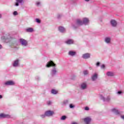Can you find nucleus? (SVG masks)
<instances>
[{
  "instance_id": "obj_1",
  "label": "nucleus",
  "mask_w": 124,
  "mask_h": 124,
  "mask_svg": "<svg viewBox=\"0 0 124 124\" xmlns=\"http://www.w3.org/2000/svg\"><path fill=\"white\" fill-rule=\"evenodd\" d=\"M1 39L3 40H9V39H11V36L10 35V34L8 33L4 34L1 37Z\"/></svg>"
},
{
  "instance_id": "obj_2",
  "label": "nucleus",
  "mask_w": 124,
  "mask_h": 124,
  "mask_svg": "<svg viewBox=\"0 0 124 124\" xmlns=\"http://www.w3.org/2000/svg\"><path fill=\"white\" fill-rule=\"evenodd\" d=\"M11 116L9 114H5L4 113L0 114V119H10Z\"/></svg>"
},
{
  "instance_id": "obj_3",
  "label": "nucleus",
  "mask_w": 124,
  "mask_h": 124,
  "mask_svg": "<svg viewBox=\"0 0 124 124\" xmlns=\"http://www.w3.org/2000/svg\"><path fill=\"white\" fill-rule=\"evenodd\" d=\"M20 43L22 45V46H28V41L24 39H20L19 40Z\"/></svg>"
},
{
  "instance_id": "obj_4",
  "label": "nucleus",
  "mask_w": 124,
  "mask_h": 124,
  "mask_svg": "<svg viewBox=\"0 0 124 124\" xmlns=\"http://www.w3.org/2000/svg\"><path fill=\"white\" fill-rule=\"evenodd\" d=\"M46 117H52L55 114V112L51 110H47L45 112Z\"/></svg>"
},
{
  "instance_id": "obj_5",
  "label": "nucleus",
  "mask_w": 124,
  "mask_h": 124,
  "mask_svg": "<svg viewBox=\"0 0 124 124\" xmlns=\"http://www.w3.org/2000/svg\"><path fill=\"white\" fill-rule=\"evenodd\" d=\"M46 67H50V66H54V67H56L57 65L55 64L53 61H51L47 63V64L46 65Z\"/></svg>"
},
{
  "instance_id": "obj_6",
  "label": "nucleus",
  "mask_w": 124,
  "mask_h": 124,
  "mask_svg": "<svg viewBox=\"0 0 124 124\" xmlns=\"http://www.w3.org/2000/svg\"><path fill=\"white\" fill-rule=\"evenodd\" d=\"M117 24L118 23H117V21L114 19H111L110 20V25H111L112 27H113V28H116Z\"/></svg>"
},
{
  "instance_id": "obj_7",
  "label": "nucleus",
  "mask_w": 124,
  "mask_h": 124,
  "mask_svg": "<svg viewBox=\"0 0 124 124\" xmlns=\"http://www.w3.org/2000/svg\"><path fill=\"white\" fill-rule=\"evenodd\" d=\"M83 121L86 124H89L92 121V118L90 117H86L83 119Z\"/></svg>"
},
{
  "instance_id": "obj_8",
  "label": "nucleus",
  "mask_w": 124,
  "mask_h": 124,
  "mask_svg": "<svg viewBox=\"0 0 124 124\" xmlns=\"http://www.w3.org/2000/svg\"><path fill=\"white\" fill-rule=\"evenodd\" d=\"M5 85L6 86H14V85H15V83L14 82V81L12 80H10V81H6L5 83Z\"/></svg>"
},
{
  "instance_id": "obj_9",
  "label": "nucleus",
  "mask_w": 124,
  "mask_h": 124,
  "mask_svg": "<svg viewBox=\"0 0 124 124\" xmlns=\"http://www.w3.org/2000/svg\"><path fill=\"white\" fill-rule=\"evenodd\" d=\"M13 65L14 67H17L19 66V60H16L14 62V63L13 64Z\"/></svg>"
},
{
  "instance_id": "obj_10",
  "label": "nucleus",
  "mask_w": 124,
  "mask_h": 124,
  "mask_svg": "<svg viewBox=\"0 0 124 124\" xmlns=\"http://www.w3.org/2000/svg\"><path fill=\"white\" fill-rule=\"evenodd\" d=\"M83 59H87L91 58V54L90 53H85L82 55Z\"/></svg>"
},
{
  "instance_id": "obj_11",
  "label": "nucleus",
  "mask_w": 124,
  "mask_h": 124,
  "mask_svg": "<svg viewBox=\"0 0 124 124\" xmlns=\"http://www.w3.org/2000/svg\"><path fill=\"white\" fill-rule=\"evenodd\" d=\"M98 76V75H97V74H96V73L94 74L92 76V81H95V80H96V79H97Z\"/></svg>"
},
{
  "instance_id": "obj_12",
  "label": "nucleus",
  "mask_w": 124,
  "mask_h": 124,
  "mask_svg": "<svg viewBox=\"0 0 124 124\" xmlns=\"http://www.w3.org/2000/svg\"><path fill=\"white\" fill-rule=\"evenodd\" d=\"M77 24L78 25V26H82V25H84L83 23V20L79 19H77Z\"/></svg>"
},
{
  "instance_id": "obj_13",
  "label": "nucleus",
  "mask_w": 124,
  "mask_h": 124,
  "mask_svg": "<svg viewBox=\"0 0 124 124\" xmlns=\"http://www.w3.org/2000/svg\"><path fill=\"white\" fill-rule=\"evenodd\" d=\"M105 42H106V43H107L108 44L111 43V38L108 37H106L105 39Z\"/></svg>"
},
{
  "instance_id": "obj_14",
  "label": "nucleus",
  "mask_w": 124,
  "mask_h": 124,
  "mask_svg": "<svg viewBox=\"0 0 124 124\" xmlns=\"http://www.w3.org/2000/svg\"><path fill=\"white\" fill-rule=\"evenodd\" d=\"M56 73H57V68L54 67L51 70V74L52 76H54V75H56Z\"/></svg>"
},
{
  "instance_id": "obj_15",
  "label": "nucleus",
  "mask_w": 124,
  "mask_h": 124,
  "mask_svg": "<svg viewBox=\"0 0 124 124\" xmlns=\"http://www.w3.org/2000/svg\"><path fill=\"white\" fill-rule=\"evenodd\" d=\"M81 90H86V89H87V83H82L81 84Z\"/></svg>"
},
{
  "instance_id": "obj_16",
  "label": "nucleus",
  "mask_w": 124,
  "mask_h": 124,
  "mask_svg": "<svg viewBox=\"0 0 124 124\" xmlns=\"http://www.w3.org/2000/svg\"><path fill=\"white\" fill-rule=\"evenodd\" d=\"M82 22H83V25H88V24H89V19L87 18H84L82 20Z\"/></svg>"
},
{
  "instance_id": "obj_17",
  "label": "nucleus",
  "mask_w": 124,
  "mask_h": 124,
  "mask_svg": "<svg viewBox=\"0 0 124 124\" xmlns=\"http://www.w3.org/2000/svg\"><path fill=\"white\" fill-rule=\"evenodd\" d=\"M65 43H66V44L70 45V44H73L74 43V41L73 40L69 39L67 41L65 42Z\"/></svg>"
},
{
  "instance_id": "obj_18",
  "label": "nucleus",
  "mask_w": 124,
  "mask_h": 124,
  "mask_svg": "<svg viewBox=\"0 0 124 124\" xmlns=\"http://www.w3.org/2000/svg\"><path fill=\"white\" fill-rule=\"evenodd\" d=\"M112 111L114 113L115 115H120V112L119 110L116 108H113L112 109Z\"/></svg>"
},
{
  "instance_id": "obj_19",
  "label": "nucleus",
  "mask_w": 124,
  "mask_h": 124,
  "mask_svg": "<svg viewBox=\"0 0 124 124\" xmlns=\"http://www.w3.org/2000/svg\"><path fill=\"white\" fill-rule=\"evenodd\" d=\"M68 55H69V56H71L72 57H73L74 56H75V55H76V52L70 51L68 53Z\"/></svg>"
},
{
  "instance_id": "obj_20",
  "label": "nucleus",
  "mask_w": 124,
  "mask_h": 124,
  "mask_svg": "<svg viewBox=\"0 0 124 124\" xmlns=\"http://www.w3.org/2000/svg\"><path fill=\"white\" fill-rule=\"evenodd\" d=\"M59 31L61 32H65V29H64V28H63L62 27H60L59 28Z\"/></svg>"
},
{
  "instance_id": "obj_21",
  "label": "nucleus",
  "mask_w": 124,
  "mask_h": 124,
  "mask_svg": "<svg viewBox=\"0 0 124 124\" xmlns=\"http://www.w3.org/2000/svg\"><path fill=\"white\" fill-rule=\"evenodd\" d=\"M107 76H109L110 77H112V76H114V73L112 72H108L107 73Z\"/></svg>"
},
{
  "instance_id": "obj_22",
  "label": "nucleus",
  "mask_w": 124,
  "mask_h": 124,
  "mask_svg": "<svg viewBox=\"0 0 124 124\" xmlns=\"http://www.w3.org/2000/svg\"><path fill=\"white\" fill-rule=\"evenodd\" d=\"M27 32H33V29L31 28H29L28 29H26Z\"/></svg>"
},
{
  "instance_id": "obj_23",
  "label": "nucleus",
  "mask_w": 124,
  "mask_h": 124,
  "mask_svg": "<svg viewBox=\"0 0 124 124\" xmlns=\"http://www.w3.org/2000/svg\"><path fill=\"white\" fill-rule=\"evenodd\" d=\"M16 6H18L19 3H21V2H23V0H16Z\"/></svg>"
},
{
  "instance_id": "obj_24",
  "label": "nucleus",
  "mask_w": 124,
  "mask_h": 124,
  "mask_svg": "<svg viewBox=\"0 0 124 124\" xmlns=\"http://www.w3.org/2000/svg\"><path fill=\"white\" fill-rule=\"evenodd\" d=\"M51 93H53V94H57V93H58V91H56L54 89H52L51 90Z\"/></svg>"
},
{
  "instance_id": "obj_25",
  "label": "nucleus",
  "mask_w": 124,
  "mask_h": 124,
  "mask_svg": "<svg viewBox=\"0 0 124 124\" xmlns=\"http://www.w3.org/2000/svg\"><path fill=\"white\" fill-rule=\"evenodd\" d=\"M83 74H84V75H88V74H89V71H88V70L84 71Z\"/></svg>"
},
{
  "instance_id": "obj_26",
  "label": "nucleus",
  "mask_w": 124,
  "mask_h": 124,
  "mask_svg": "<svg viewBox=\"0 0 124 124\" xmlns=\"http://www.w3.org/2000/svg\"><path fill=\"white\" fill-rule=\"evenodd\" d=\"M100 98L104 101H106V99H105V98L102 95H100Z\"/></svg>"
},
{
  "instance_id": "obj_27",
  "label": "nucleus",
  "mask_w": 124,
  "mask_h": 124,
  "mask_svg": "<svg viewBox=\"0 0 124 124\" xmlns=\"http://www.w3.org/2000/svg\"><path fill=\"white\" fill-rule=\"evenodd\" d=\"M40 117L42 118V119H44V118H45L46 117H47L46 115V113H45L44 114H42L40 115Z\"/></svg>"
},
{
  "instance_id": "obj_28",
  "label": "nucleus",
  "mask_w": 124,
  "mask_h": 124,
  "mask_svg": "<svg viewBox=\"0 0 124 124\" xmlns=\"http://www.w3.org/2000/svg\"><path fill=\"white\" fill-rule=\"evenodd\" d=\"M66 119V116H63L61 117V120H62V121H64Z\"/></svg>"
},
{
  "instance_id": "obj_29",
  "label": "nucleus",
  "mask_w": 124,
  "mask_h": 124,
  "mask_svg": "<svg viewBox=\"0 0 124 124\" xmlns=\"http://www.w3.org/2000/svg\"><path fill=\"white\" fill-rule=\"evenodd\" d=\"M13 15H14V16L18 15V12L17 11H14L13 13Z\"/></svg>"
},
{
  "instance_id": "obj_30",
  "label": "nucleus",
  "mask_w": 124,
  "mask_h": 124,
  "mask_svg": "<svg viewBox=\"0 0 124 124\" xmlns=\"http://www.w3.org/2000/svg\"><path fill=\"white\" fill-rule=\"evenodd\" d=\"M35 20H36V22H37V23H38V24H40V23H41V21L39 20V19H38V18H36V19H35Z\"/></svg>"
},
{
  "instance_id": "obj_31",
  "label": "nucleus",
  "mask_w": 124,
  "mask_h": 124,
  "mask_svg": "<svg viewBox=\"0 0 124 124\" xmlns=\"http://www.w3.org/2000/svg\"><path fill=\"white\" fill-rule=\"evenodd\" d=\"M51 104H52V102H51V101H49L47 102V105H51Z\"/></svg>"
},
{
  "instance_id": "obj_32",
  "label": "nucleus",
  "mask_w": 124,
  "mask_h": 124,
  "mask_svg": "<svg viewBox=\"0 0 124 124\" xmlns=\"http://www.w3.org/2000/svg\"><path fill=\"white\" fill-rule=\"evenodd\" d=\"M85 110H86V111H89V110H90V108H89V107H85Z\"/></svg>"
},
{
  "instance_id": "obj_33",
  "label": "nucleus",
  "mask_w": 124,
  "mask_h": 124,
  "mask_svg": "<svg viewBox=\"0 0 124 124\" xmlns=\"http://www.w3.org/2000/svg\"><path fill=\"white\" fill-rule=\"evenodd\" d=\"M75 106L74 105H73L72 104H71L70 105V108H74Z\"/></svg>"
},
{
  "instance_id": "obj_34",
  "label": "nucleus",
  "mask_w": 124,
  "mask_h": 124,
  "mask_svg": "<svg viewBox=\"0 0 124 124\" xmlns=\"http://www.w3.org/2000/svg\"><path fill=\"white\" fill-rule=\"evenodd\" d=\"M67 103H68V100H66L64 101V104H67Z\"/></svg>"
},
{
  "instance_id": "obj_35",
  "label": "nucleus",
  "mask_w": 124,
  "mask_h": 124,
  "mask_svg": "<svg viewBox=\"0 0 124 124\" xmlns=\"http://www.w3.org/2000/svg\"><path fill=\"white\" fill-rule=\"evenodd\" d=\"M123 93V92L122 91H118L117 92V94H122Z\"/></svg>"
},
{
  "instance_id": "obj_36",
  "label": "nucleus",
  "mask_w": 124,
  "mask_h": 124,
  "mask_svg": "<svg viewBox=\"0 0 124 124\" xmlns=\"http://www.w3.org/2000/svg\"><path fill=\"white\" fill-rule=\"evenodd\" d=\"M106 101H110V97H108L107 99H106Z\"/></svg>"
},
{
  "instance_id": "obj_37",
  "label": "nucleus",
  "mask_w": 124,
  "mask_h": 124,
  "mask_svg": "<svg viewBox=\"0 0 124 124\" xmlns=\"http://www.w3.org/2000/svg\"><path fill=\"white\" fill-rule=\"evenodd\" d=\"M101 68H105V65L102 64L101 66Z\"/></svg>"
},
{
  "instance_id": "obj_38",
  "label": "nucleus",
  "mask_w": 124,
  "mask_h": 124,
  "mask_svg": "<svg viewBox=\"0 0 124 124\" xmlns=\"http://www.w3.org/2000/svg\"><path fill=\"white\" fill-rule=\"evenodd\" d=\"M100 64V63L99 62H98L96 63V65L97 66H99V65Z\"/></svg>"
},
{
  "instance_id": "obj_39",
  "label": "nucleus",
  "mask_w": 124,
  "mask_h": 124,
  "mask_svg": "<svg viewBox=\"0 0 124 124\" xmlns=\"http://www.w3.org/2000/svg\"><path fill=\"white\" fill-rule=\"evenodd\" d=\"M36 5H39V4H40V2H37L36 3Z\"/></svg>"
},
{
  "instance_id": "obj_40",
  "label": "nucleus",
  "mask_w": 124,
  "mask_h": 124,
  "mask_svg": "<svg viewBox=\"0 0 124 124\" xmlns=\"http://www.w3.org/2000/svg\"><path fill=\"white\" fill-rule=\"evenodd\" d=\"M121 118L123 119V120H124V115L121 116Z\"/></svg>"
},
{
  "instance_id": "obj_41",
  "label": "nucleus",
  "mask_w": 124,
  "mask_h": 124,
  "mask_svg": "<svg viewBox=\"0 0 124 124\" xmlns=\"http://www.w3.org/2000/svg\"><path fill=\"white\" fill-rule=\"evenodd\" d=\"M1 98H2V95H0V99H1Z\"/></svg>"
},
{
  "instance_id": "obj_42",
  "label": "nucleus",
  "mask_w": 124,
  "mask_h": 124,
  "mask_svg": "<svg viewBox=\"0 0 124 124\" xmlns=\"http://www.w3.org/2000/svg\"><path fill=\"white\" fill-rule=\"evenodd\" d=\"M1 48H2V46L0 45V49H1Z\"/></svg>"
},
{
  "instance_id": "obj_43",
  "label": "nucleus",
  "mask_w": 124,
  "mask_h": 124,
  "mask_svg": "<svg viewBox=\"0 0 124 124\" xmlns=\"http://www.w3.org/2000/svg\"><path fill=\"white\" fill-rule=\"evenodd\" d=\"M72 124H77V123L75 122V123H73Z\"/></svg>"
},
{
  "instance_id": "obj_44",
  "label": "nucleus",
  "mask_w": 124,
  "mask_h": 124,
  "mask_svg": "<svg viewBox=\"0 0 124 124\" xmlns=\"http://www.w3.org/2000/svg\"><path fill=\"white\" fill-rule=\"evenodd\" d=\"M85 0V1H90V0Z\"/></svg>"
},
{
  "instance_id": "obj_45",
  "label": "nucleus",
  "mask_w": 124,
  "mask_h": 124,
  "mask_svg": "<svg viewBox=\"0 0 124 124\" xmlns=\"http://www.w3.org/2000/svg\"><path fill=\"white\" fill-rule=\"evenodd\" d=\"M58 19H60V18H61V16H58Z\"/></svg>"
},
{
  "instance_id": "obj_46",
  "label": "nucleus",
  "mask_w": 124,
  "mask_h": 124,
  "mask_svg": "<svg viewBox=\"0 0 124 124\" xmlns=\"http://www.w3.org/2000/svg\"><path fill=\"white\" fill-rule=\"evenodd\" d=\"M0 16H1V14H0Z\"/></svg>"
},
{
  "instance_id": "obj_47",
  "label": "nucleus",
  "mask_w": 124,
  "mask_h": 124,
  "mask_svg": "<svg viewBox=\"0 0 124 124\" xmlns=\"http://www.w3.org/2000/svg\"><path fill=\"white\" fill-rule=\"evenodd\" d=\"M0 18H1V16H0Z\"/></svg>"
}]
</instances>
